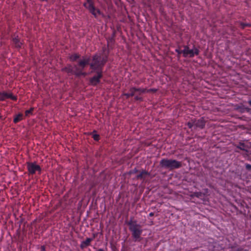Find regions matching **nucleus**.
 I'll return each instance as SVG.
<instances>
[{"mask_svg": "<svg viewBox=\"0 0 251 251\" xmlns=\"http://www.w3.org/2000/svg\"><path fill=\"white\" fill-rule=\"evenodd\" d=\"M249 103L251 105V100L249 101Z\"/></svg>", "mask_w": 251, "mask_h": 251, "instance_id": "obj_23", "label": "nucleus"}, {"mask_svg": "<svg viewBox=\"0 0 251 251\" xmlns=\"http://www.w3.org/2000/svg\"><path fill=\"white\" fill-rule=\"evenodd\" d=\"M101 77V74L100 72H98L97 75L94 77H93L91 80L90 82L92 85H95L97 84L100 80V78Z\"/></svg>", "mask_w": 251, "mask_h": 251, "instance_id": "obj_11", "label": "nucleus"}, {"mask_svg": "<svg viewBox=\"0 0 251 251\" xmlns=\"http://www.w3.org/2000/svg\"><path fill=\"white\" fill-rule=\"evenodd\" d=\"M23 115L22 114H18L14 119V122L16 123L22 119Z\"/></svg>", "mask_w": 251, "mask_h": 251, "instance_id": "obj_13", "label": "nucleus"}, {"mask_svg": "<svg viewBox=\"0 0 251 251\" xmlns=\"http://www.w3.org/2000/svg\"><path fill=\"white\" fill-rule=\"evenodd\" d=\"M156 91L155 89H149L147 90L148 92H155ZM147 90L146 89H136V88H132L130 90V92L129 93L126 94L125 95L127 96V97L130 96H135V99L137 100H140V98L138 97L137 95L141 94L142 93H144L146 92Z\"/></svg>", "mask_w": 251, "mask_h": 251, "instance_id": "obj_6", "label": "nucleus"}, {"mask_svg": "<svg viewBox=\"0 0 251 251\" xmlns=\"http://www.w3.org/2000/svg\"><path fill=\"white\" fill-rule=\"evenodd\" d=\"M147 175V173L145 171H143L137 176V178H144Z\"/></svg>", "mask_w": 251, "mask_h": 251, "instance_id": "obj_15", "label": "nucleus"}, {"mask_svg": "<svg viewBox=\"0 0 251 251\" xmlns=\"http://www.w3.org/2000/svg\"><path fill=\"white\" fill-rule=\"evenodd\" d=\"M178 53H183L185 57H193L195 55H197L199 53L198 50L196 48L193 49H190L188 47H184V49L180 51L176 50Z\"/></svg>", "mask_w": 251, "mask_h": 251, "instance_id": "obj_5", "label": "nucleus"}, {"mask_svg": "<svg viewBox=\"0 0 251 251\" xmlns=\"http://www.w3.org/2000/svg\"><path fill=\"white\" fill-rule=\"evenodd\" d=\"M153 213H152V212H151V213H150L149 214V216H153Z\"/></svg>", "mask_w": 251, "mask_h": 251, "instance_id": "obj_21", "label": "nucleus"}, {"mask_svg": "<svg viewBox=\"0 0 251 251\" xmlns=\"http://www.w3.org/2000/svg\"><path fill=\"white\" fill-rule=\"evenodd\" d=\"M246 167V168L247 169H251V165L247 164Z\"/></svg>", "mask_w": 251, "mask_h": 251, "instance_id": "obj_19", "label": "nucleus"}, {"mask_svg": "<svg viewBox=\"0 0 251 251\" xmlns=\"http://www.w3.org/2000/svg\"><path fill=\"white\" fill-rule=\"evenodd\" d=\"M129 229L132 232V235L135 241H140L142 238L141 235L142 233V229L139 225L132 223L130 224Z\"/></svg>", "mask_w": 251, "mask_h": 251, "instance_id": "obj_3", "label": "nucleus"}, {"mask_svg": "<svg viewBox=\"0 0 251 251\" xmlns=\"http://www.w3.org/2000/svg\"><path fill=\"white\" fill-rule=\"evenodd\" d=\"M78 58V55L77 54H74L71 56L70 59L73 60H75L76 59Z\"/></svg>", "mask_w": 251, "mask_h": 251, "instance_id": "obj_16", "label": "nucleus"}, {"mask_svg": "<svg viewBox=\"0 0 251 251\" xmlns=\"http://www.w3.org/2000/svg\"><path fill=\"white\" fill-rule=\"evenodd\" d=\"M33 109L31 108L29 110H27L25 111V115L28 116L29 115V114H30L32 111Z\"/></svg>", "mask_w": 251, "mask_h": 251, "instance_id": "obj_17", "label": "nucleus"}, {"mask_svg": "<svg viewBox=\"0 0 251 251\" xmlns=\"http://www.w3.org/2000/svg\"><path fill=\"white\" fill-rule=\"evenodd\" d=\"M97 251H103V250L100 249L98 250Z\"/></svg>", "mask_w": 251, "mask_h": 251, "instance_id": "obj_22", "label": "nucleus"}, {"mask_svg": "<svg viewBox=\"0 0 251 251\" xmlns=\"http://www.w3.org/2000/svg\"><path fill=\"white\" fill-rule=\"evenodd\" d=\"M92 239L91 238H87L85 241H84L82 243V247H84L89 245L90 242L92 241Z\"/></svg>", "mask_w": 251, "mask_h": 251, "instance_id": "obj_12", "label": "nucleus"}, {"mask_svg": "<svg viewBox=\"0 0 251 251\" xmlns=\"http://www.w3.org/2000/svg\"><path fill=\"white\" fill-rule=\"evenodd\" d=\"M89 62V59H83L79 62L78 66H75L74 68H72L70 71L71 72L75 73L77 75H83L84 74L82 73V70L85 67V66L86 65L88 64Z\"/></svg>", "mask_w": 251, "mask_h": 251, "instance_id": "obj_4", "label": "nucleus"}, {"mask_svg": "<svg viewBox=\"0 0 251 251\" xmlns=\"http://www.w3.org/2000/svg\"><path fill=\"white\" fill-rule=\"evenodd\" d=\"M27 169L30 174H34L36 173H40V167L35 163H28Z\"/></svg>", "mask_w": 251, "mask_h": 251, "instance_id": "obj_8", "label": "nucleus"}, {"mask_svg": "<svg viewBox=\"0 0 251 251\" xmlns=\"http://www.w3.org/2000/svg\"><path fill=\"white\" fill-rule=\"evenodd\" d=\"M188 125L190 128H192L193 126L202 128L205 125V122L203 118H201L199 120L193 121L192 123H188Z\"/></svg>", "mask_w": 251, "mask_h": 251, "instance_id": "obj_9", "label": "nucleus"}, {"mask_svg": "<svg viewBox=\"0 0 251 251\" xmlns=\"http://www.w3.org/2000/svg\"><path fill=\"white\" fill-rule=\"evenodd\" d=\"M160 164L162 167L173 170L181 166V163L176 160L163 159L160 161Z\"/></svg>", "mask_w": 251, "mask_h": 251, "instance_id": "obj_1", "label": "nucleus"}, {"mask_svg": "<svg viewBox=\"0 0 251 251\" xmlns=\"http://www.w3.org/2000/svg\"><path fill=\"white\" fill-rule=\"evenodd\" d=\"M41 251H45V247L44 246L42 247V249H41Z\"/></svg>", "mask_w": 251, "mask_h": 251, "instance_id": "obj_20", "label": "nucleus"}, {"mask_svg": "<svg viewBox=\"0 0 251 251\" xmlns=\"http://www.w3.org/2000/svg\"><path fill=\"white\" fill-rule=\"evenodd\" d=\"M13 43H14L15 46L17 48H19L21 46V43L19 41V39L18 38H15L13 39Z\"/></svg>", "mask_w": 251, "mask_h": 251, "instance_id": "obj_14", "label": "nucleus"}, {"mask_svg": "<svg viewBox=\"0 0 251 251\" xmlns=\"http://www.w3.org/2000/svg\"><path fill=\"white\" fill-rule=\"evenodd\" d=\"M7 98H10L13 100H16V97L13 96L12 94L4 92L0 93V100H3Z\"/></svg>", "mask_w": 251, "mask_h": 251, "instance_id": "obj_10", "label": "nucleus"}, {"mask_svg": "<svg viewBox=\"0 0 251 251\" xmlns=\"http://www.w3.org/2000/svg\"><path fill=\"white\" fill-rule=\"evenodd\" d=\"M84 6L89 9V10L95 16H97L100 14V12L99 10L96 9L94 7L92 0H87V2L84 3Z\"/></svg>", "mask_w": 251, "mask_h": 251, "instance_id": "obj_7", "label": "nucleus"}, {"mask_svg": "<svg viewBox=\"0 0 251 251\" xmlns=\"http://www.w3.org/2000/svg\"><path fill=\"white\" fill-rule=\"evenodd\" d=\"M106 61L105 55H95L93 57V62L91 64V67L93 70L99 69L101 68Z\"/></svg>", "mask_w": 251, "mask_h": 251, "instance_id": "obj_2", "label": "nucleus"}, {"mask_svg": "<svg viewBox=\"0 0 251 251\" xmlns=\"http://www.w3.org/2000/svg\"><path fill=\"white\" fill-rule=\"evenodd\" d=\"M93 137L95 140H98V135H94Z\"/></svg>", "mask_w": 251, "mask_h": 251, "instance_id": "obj_18", "label": "nucleus"}]
</instances>
